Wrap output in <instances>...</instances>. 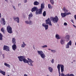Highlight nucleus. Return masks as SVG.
I'll list each match as a JSON object with an SVG mask.
<instances>
[{
  "instance_id": "864d4df0",
  "label": "nucleus",
  "mask_w": 76,
  "mask_h": 76,
  "mask_svg": "<svg viewBox=\"0 0 76 76\" xmlns=\"http://www.w3.org/2000/svg\"><path fill=\"white\" fill-rule=\"evenodd\" d=\"M5 1H7V0H5Z\"/></svg>"
},
{
  "instance_id": "2f4dec72",
  "label": "nucleus",
  "mask_w": 76,
  "mask_h": 76,
  "mask_svg": "<svg viewBox=\"0 0 76 76\" xmlns=\"http://www.w3.org/2000/svg\"><path fill=\"white\" fill-rule=\"evenodd\" d=\"M65 38H66V39H69V35H66L65 37Z\"/></svg>"
},
{
  "instance_id": "37998d69",
  "label": "nucleus",
  "mask_w": 76,
  "mask_h": 76,
  "mask_svg": "<svg viewBox=\"0 0 76 76\" xmlns=\"http://www.w3.org/2000/svg\"><path fill=\"white\" fill-rule=\"evenodd\" d=\"M21 5V4H18V7H19Z\"/></svg>"
},
{
  "instance_id": "c03bdc74",
  "label": "nucleus",
  "mask_w": 76,
  "mask_h": 76,
  "mask_svg": "<svg viewBox=\"0 0 76 76\" xmlns=\"http://www.w3.org/2000/svg\"><path fill=\"white\" fill-rule=\"evenodd\" d=\"M12 7L14 9V10H16V8H15V6H12Z\"/></svg>"
},
{
  "instance_id": "f8f14e48",
  "label": "nucleus",
  "mask_w": 76,
  "mask_h": 76,
  "mask_svg": "<svg viewBox=\"0 0 76 76\" xmlns=\"http://www.w3.org/2000/svg\"><path fill=\"white\" fill-rule=\"evenodd\" d=\"M60 66L61 67V71L62 73H63L64 72V66L62 64H60Z\"/></svg>"
},
{
  "instance_id": "ddd939ff",
  "label": "nucleus",
  "mask_w": 76,
  "mask_h": 76,
  "mask_svg": "<svg viewBox=\"0 0 76 76\" xmlns=\"http://www.w3.org/2000/svg\"><path fill=\"white\" fill-rule=\"evenodd\" d=\"M12 48L14 51H15L16 48H17V47L16 45L14 44L12 46Z\"/></svg>"
},
{
  "instance_id": "1a4fd4ad",
  "label": "nucleus",
  "mask_w": 76,
  "mask_h": 76,
  "mask_svg": "<svg viewBox=\"0 0 76 76\" xmlns=\"http://www.w3.org/2000/svg\"><path fill=\"white\" fill-rule=\"evenodd\" d=\"M42 26L45 28V30H47L48 28V25L45 24L43 23L42 24Z\"/></svg>"
},
{
  "instance_id": "603ef678",
  "label": "nucleus",
  "mask_w": 76,
  "mask_h": 76,
  "mask_svg": "<svg viewBox=\"0 0 76 76\" xmlns=\"http://www.w3.org/2000/svg\"><path fill=\"white\" fill-rule=\"evenodd\" d=\"M24 76H28V75H27L26 74H24Z\"/></svg>"
},
{
  "instance_id": "bf43d9fd",
  "label": "nucleus",
  "mask_w": 76,
  "mask_h": 76,
  "mask_svg": "<svg viewBox=\"0 0 76 76\" xmlns=\"http://www.w3.org/2000/svg\"><path fill=\"white\" fill-rule=\"evenodd\" d=\"M72 63H73V62H72Z\"/></svg>"
},
{
  "instance_id": "c756f323",
  "label": "nucleus",
  "mask_w": 76,
  "mask_h": 76,
  "mask_svg": "<svg viewBox=\"0 0 76 76\" xmlns=\"http://www.w3.org/2000/svg\"><path fill=\"white\" fill-rule=\"evenodd\" d=\"M43 16L45 17V16H46V11H44L43 12Z\"/></svg>"
},
{
  "instance_id": "f03ea898",
  "label": "nucleus",
  "mask_w": 76,
  "mask_h": 76,
  "mask_svg": "<svg viewBox=\"0 0 76 76\" xmlns=\"http://www.w3.org/2000/svg\"><path fill=\"white\" fill-rule=\"evenodd\" d=\"M37 53L38 54L40 55L41 57H42V58H45V54L41 50L39 51L38 50Z\"/></svg>"
},
{
  "instance_id": "72a5a7b5",
  "label": "nucleus",
  "mask_w": 76,
  "mask_h": 76,
  "mask_svg": "<svg viewBox=\"0 0 76 76\" xmlns=\"http://www.w3.org/2000/svg\"><path fill=\"white\" fill-rule=\"evenodd\" d=\"M28 19H29L30 18H31L32 17V13L28 15Z\"/></svg>"
},
{
  "instance_id": "393cba45",
  "label": "nucleus",
  "mask_w": 76,
  "mask_h": 76,
  "mask_svg": "<svg viewBox=\"0 0 76 76\" xmlns=\"http://www.w3.org/2000/svg\"><path fill=\"white\" fill-rule=\"evenodd\" d=\"M57 68L58 69V72H60V64H58L57 66Z\"/></svg>"
},
{
  "instance_id": "4d7b16f0",
  "label": "nucleus",
  "mask_w": 76,
  "mask_h": 76,
  "mask_svg": "<svg viewBox=\"0 0 76 76\" xmlns=\"http://www.w3.org/2000/svg\"><path fill=\"white\" fill-rule=\"evenodd\" d=\"M7 76H9V75H7Z\"/></svg>"
},
{
  "instance_id": "09e8293b",
  "label": "nucleus",
  "mask_w": 76,
  "mask_h": 76,
  "mask_svg": "<svg viewBox=\"0 0 76 76\" xmlns=\"http://www.w3.org/2000/svg\"><path fill=\"white\" fill-rule=\"evenodd\" d=\"M59 74V76H60V71H58Z\"/></svg>"
},
{
  "instance_id": "5701e85b",
  "label": "nucleus",
  "mask_w": 76,
  "mask_h": 76,
  "mask_svg": "<svg viewBox=\"0 0 76 76\" xmlns=\"http://www.w3.org/2000/svg\"><path fill=\"white\" fill-rule=\"evenodd\" d=\"M23 44H22V45L21 46V47H22V48H24V47H25L26 45L25 43V42H23Z\"/></svg>"
},
{
  "instance_id": "7c9ffc66",
  "label": "nucleus",
  "mask_w": 76,
  "mask_h": 76,
  "mask_svg": "<svg viewBox=\"0 0 76 76\" xmlns=\"http://www.w3.org/2000/svg\"><path fill=\"white\" fill-rule=\"evenodd\" d=\"M50 1L51 4H52L53 5V4H54V2L53 0H50Z\"/></svg>"
},
{
  "instance_id": "6ab92c4d",
  "label": "nucleus",
  "mask_w": 76,
  "mask_h": 76,
  "mask_svg": "<svg viewBox=\"0 0 76 76\" xmlns=\"http://www.w3.org/2000/svg\"><path fill=\"white\" fill-rule=\"evenodd\" d=\"M63 11L65 13H67L68 12V10H67L66 9V7H64L63 8Z\"/></svg>"
},
{
  "instance_id": "5fc2aeb1",
  "label": "nucleus",
  "mask_w": 76,
  "mask_h": 76,
  "mask_svg": "<svg viewBox=\"0 0 76 76\" xmlns=\"http://www.w3.org/2000/svg\"><path fill=\"white\" fill-rule=\"evenodd\" d=\"M48 50H51V49H48Z\"/></svg>"
},
{
  "instance_id": "cd10ccee",
  "label": "nucleus",
  "mask_w": 76,
  "mask_h": 76,
  "mask_svg": "<svg viewBox=\"0 0 76 76\" xmlns=\"http://www.w3.org/2000/svg\"><path fill=\"white\" fill-rule=\"evenodd\" d=\"M1 31L3 33H5V30H4V28H1Z\"/></svg>"
},
{
  "instance_id": "c85d7f7f",
  "label": "nucleus",
  "mask_w": 76,
  "mask_h": 76,
  "mask_svg": "<svg viewBox=\"0 0 76 76\" xmlns=\"http://www.w3.org/2000/svg\"><path fill=\"white\" fill-rule=\"evenodd\" d=\"M56 39H60V37H59V36L58 35L56 34Z\"/></svg>"
},
{
  "instance_id": "423d86ee",
  "label": "nucleus",
  "mask_w": 76,
  "mask_h": 76,
  "mask_svg": "<svg viewBox=\"0 0 76 76\" xmlns=\"http://www.w3.org/2000/svg\"><path fill=\"white\" fill-rule=\"evenodd\" d=\"M42 10L39 9L37 10L35 12L36 15H39L40 14H42Z\"/></svg>"
},
{
  "instance_id": "0eeeda50",
  "label": "nucleus",
  "mask_w": 76,
  "mask_h": 76,
  "mask_svg": "<svg viewBox=\"0 0 76 76\" xmlns=\"http://www.w3.org/2000/svg\"><path fill=\"white\" fill-rule=\"evenodd\" d=\"M69 45H70V46L72 45V41L71 40H70L69 42L67 43V45H66V48H69Z\"/></svg>"
},
{
  "instance_id": "de8ad7c7",
  "label": "nucleus",
  "mask_w": 76,
  "mask_h": 76,
  "mask_svg": "<svg viewBox=\"0 0 76 76\" xmlns=\"http://www.w3.org/2000/svg\"><path fill=\"white\" fill-rule=\"evenodd\" d=\"M74 18L75 19V20H76V15H75L74 16Z\"/></svg>"
},
{
  "instance_id": "13d9d810",
  "label": "nucleus",
  "mask_w": 76,
  "mask_h": 76,
  "mask_svg": "<svg viewBox=\"0 0 76 76\" xmlns=\"http://www.w3.org/2000/svg\"><path fill=\"white\" fill-rule=\"evenodd\" d=\"M47 76H49V75H48Z\"/></svg>"
},
{
  "instance_id": "e433bc0d",
  "label": "nucleus",
  "mask_w": 76,
  "mask_h": 76,
  "mask_svg": "<svg viewBox=\"0 0 76 76\" xmlns=\"http://www.w3.org/2000/svg\"><path fill=\"white\" fill-rule=\"evenodd\" d=\"M66 15H71V13L70 12H69L68 13L66 12Z\"/></svg>"
},
{
  "instance_id": "58836bf2",
  "label": "nucleus",
  "mask_w": 76,
  "mask_h": 76,
  "mask_svg": "<svg viewBox=\"0 0 76 76\" xmlns=\"http://www.w3.org/2000/svg\"><path fill=\"white\" fill-rule=\"evenodd\" d=\"M51 51L52 52H53V53H55L56 52V51L54 50H51Z\"/></svg>"
},
{
  "instance_id": "4468645a",
  "label": "nucleus",
  "mask_w": 76,
  "mask_h": 76,
  "mask_svg": "<svg viewBox=\"0 0 76 76\" xmlns=\"http://www.w3.org/2000/svg\"><path fill=\"white\" fill-rule=\"evenodd\" d=\"M61 16L62 18H65L66 16V12H64V13H61Z\"/></svg>"
},
{
  "instance_id": "2eb2a0df",
  "label": "nucleus",
  "mask_w": 76,
  "mask_h": 76,
  "mask_svg": "<svg viewBox=\"0 0 76 76\" xmlns=\"http://www.w3.org/2000/svg\"><path fill=\"white\" fill-rule=\"evenodd\" d=\"M1 20H2V21L3 25H6V21H5V19L4 18H1Z\"/></svg>"
},
{
  "instance_id": "412c9836",
  "label": "nucleus",
  "mask_w": 76,
  "mask_h": 76,
  "mask_svg": "<svg viewBox=\"0 0 76 76\" xmlns=\"http://www.w3.org/2000/svg\"><path fill=\"white\" fill-rule=\"evenodd\" d=\"M12 42L14 44H16V39L15 38H13L12 39Z\"/></svg>"
},
{
  "instance_id": "9d476101",
  "label": "nucleus",
  "mask_w": 76,
  "mask_h": 76,
  "mask_svg": "<svg viewBox=\"0 0 76 76\" xmlns=\"http://www.w3.org/2000/svg\"><path fill=\"white\" fill-rule=\"evenodd\" d=\"M37 10H38V8L37 7H34L31 9V11L32 12H35V11L36 12Z\"/></svg>"
},
{
  "instance_id": "bb28decb",
  "label": "nucleus",
  "mask_w": 76,
  "mask_h": 76,
  "mask_svg": "<svg viewBox=\"0 0 76 76\" xmlns=\"http://www.w3.org/2000/svg\"><path fill=\"white\" fill-rule=\"evenodd\" d=\"M0 40L2 41L3 40V35L0 33Z\"/></svg>"
},
{
  "instance_id": "a211bd4d",
  "label": "nucleus",
  "mask_w": 76,
  "mask_h": 76,
  "mask_svg": "<svg viewBox=\"0 0 76 76\" xmlns=\"http://www.w3.org/2000/svg\"><path fill=\"white\" fill-rule=\"evenodd\" d=\"M39 4V3L37 1H35L34 2V4L35 6H37Z\"/></svg>"
},
{
  "instance_id": "c9c22d12",
  "label": "nucleus",
  "mask_w": 76,
  "mask_h": 76,
  "mask_svg": "<svg viewBox=\"0 0 76 76\" xmlns=\"http://www.w3.org/2000/svg\"><path fill=\"white\" fill-rule=\"evenodd\" d=\"M61 76H67V74L65 75L64 73H62L61 74Z\"/></svg>"
},
{
  "instance_id": "4be33fe9",
  "label": "nucleus",
  "mask_w": 76,
  "mask_h": 76,
  "mask_svg": "<svg viewBox=\"0 0 76 76\" xmlns=\"http://www.w3.org/2000/svg\"><path fill=\"white\" fill-rule=\"evenodd\" d=\"M4 65L5 66L8 67H9V68H10V66L9 64H7V63H4Z\"/></svg>"
},
{
  "instance_id": "a18cd8bd",
  "label": "nucleus",
  "mask_w": 76,
  "mask_h": 76,
  "mask_svg": "<svg viewBox=\"0 0 76 76\" xmlns=\"http://www.w3.org/2000/svg\"><path fill=\"white\" fill-rule=\"evenodd\" d=\"M71 21L73 23H74V21H73V20H71Z\"/></svg>"
},
{
  "instance_id": "7ed1b4c3",
  "label": "nucleus",
  "mask_w": 76,
  "mask_h": 76,
  "mask_svg": "<svg viewBox=\"0 0 76 76\" xmlns=\"http://www.w3.org/2000/svg\"><path fill=\"white\" fill-rule=\"evenodd\" d=\"M7 30L8 33L10 34H12V28L10 26L8 25L7 26Z\"/></svg>"
},
{
  "instance_id": "9b49d317",
  "label": "nucleus",
  "mask_w": 76,
  "mask_h": 76,
  "mask_svg": "<svg viewBox=\"0 0 76 76\" xmlns=\"http://www.w3.org/2000/svg\"><path fill=\"white\" fill-rule=\"evenodd\" d=\"M13 19L15 21H16L17 23H19V17H17L16 18L14 17Z\"/></svg>"
},
{
  "instance_id": "49530a36",
  "label": "nucleus",
  "mask_w": 76,
  "mask_h": 76,
  "mask_svg": "<svg viewBox=\"0 0 76 76\" xmlns=\"http://www.w3.org/2000/svg\"><path fill=\"white\" fill-rule=\"evenodd\" d=\"M2 56L3 57V58H4V54H2Z\"/></svg>"
},
{
  "instance_id": "aec40b11",
  "label": "nucleus",
  "mask_w": 76,
  "mask_h": 76,
  "mask_svg": "<svg viewBox=\"0 0 76 76\" xmlns=\"http://www.w3.org/2000/svg\"><path fill=\"white\" fill-rule=\"evenodd\" d=\"M49 70L51 73H52L53 72V69L51 67H49Z\"/></svg>"
},
{
  "instance_id": "a19ab883",
  "label": "nucleus",
  "mask_w": 76,
  "mask_h": 76,
  "mask_svg": "<svg viewBox=\"0 0 76 76\" xmlns=\"http://www.w3.org/2000/svg\"><path fill=\"white\" fill-rule=\"evenodd\" d=\"M64 25L65 26H66V25H67V24L66 23H64Z\"/></svg>"
},
{
  "instance_id": "b1692460",
  "label": "nucleus",
  "mask_w": 76,
  "mask_h": 76,
  "mask_svg": "<svg viewBox=\"0 0 76 76\" xmlns=\"http://www.w3.org/2000/svg\"><path fill=\"white\" fill-rule=\"evenodd\" d=\"M60 43L62 45H63L64 43V41L63 39H61L60 41Z\"/></svg>"
},
{
  "instance_id": "473e14b6",
  "label": "nucleus",
  "mask_w": 76,
  "mask_h": 76,
  "mask_svg": "<svg viewBox=\"0 0 76 76\" xmlns=\"http://www.w3.org/2000/svg\"><path fill=\"white\" fill-rule=\"evenodd\" d=\"M48 7L49 9H52L53 8V7L51 6V5L50 4H48Z\"/></svg>"
},
{
  "instance_id": "8fccbe9b",
  "label": "nucleus",
  "mask_w": 76,
  "mask_h": 76,
  "mask_svg": "<svg viewBox=\"0 0 76 76\" xmlns=\"http://www.w3.org/2000/svg\"><path fill=\"white\" fill-rule=\"evenodd\" d=\"M73 26H74V28H76V26H75V25H73Z\"/></svg>"
},
{
  "instance_id": "20e7f679",
  "label": "nucleus",
  "mask_w": 76,
  "mask_h": 76,
  "mask_svg": "<svg viewBox=\"0 0 76 76\" xmlns=\"http://www.w3.org/2000/svg\"><path fill=\"white\" fill-rule=\"evenodd\" d=\"M46 24L47 25H49L50 26H52V24H51V22L50 20V19L48 18L47 20H45Z\"/></svg>"
},
{
  "instance_id": "f704fd0d",
  "label": "nucleus",
  "mask_w": 76,
  "mask_h": 76,
  "mask_svg": "<svg viewBox=\"0 0 76 76\" xmlns=\"http://www.w3.org/2000/svg\"><path fill=\"white\" fill-rule=\"evenodd\" d=\"M67 76H74V75L73 74H67Z\"/></svg>"
},
{
  "instance_id": "6e6d98bb",
  "label": "nucleus",
  "mask_w": 76,
  "mask_h": 76,
  "mask_svg": "<svg viewBox=\"0 0 76 76\" xmlns=\"http://www.w3.org/2000/svg\"><path fill=\"white\" fill-rule=\"evenodd\" d=\"M75 60H73V62H75Z\"/></svg>"
},
{
  "instance_id": "39448f33",
  "label": "nucleus",
  "mask_w": 76,
  "mask_h": 76,
  "mask_svg": "<svg viewBox=\"0 0 76 76\" xmlns=\"http://www.w3.org/2000/svg\"><path fill=\"white\" fill-rule=\"evenodd\" d=\"M52 20L55 22H57L58 21V18L57 16H55V17L52 18Z\"/></svg>"
},
{
  "instance_id": "3c124183",
  "label": "nucleus",
  "mask_w": 76,
  "mask_h": 76,
  "mask_svg": "<svg viewBox=\"0 0 76 76\" xmlns=\"http://www.w3.org/2000/svg\"><path fill=\"white\" fill-rule=\"evenodd\" d=\"M1 17V14L0 13V18Z\"/></svg>"
},
{
  "instance_id": "6e6552de",
  "label": "nucleus",
  "mask_w": 76,
  "mask_h": 76,
  "mask_svg": "<svg viewBox=\"0 0 76 76\" xmlns=\"http://www.w3.org/2000/svg\"><path fill=\"white\" fill-rule=\"evenodd\" d=\"M3 50H6L7 51H9V47L7 46L4 45L3 47Z\"/></svg>"
},
{
  "instance_id": "f257e3e1",
  "label": "nucleus",
  "mask_w": 76,
  "mask_h": 76,
  "mask_svg": "<svg viewBox=\"0 0 76 76\" xmlns=\"http://www.w3.org/2000/svg\"><path fill=\"white\" fill-rule=\"evenodd\" d=\"M18 58L20 61H23L24 63H28L29 66H34V65L32 64V63H34V61H32L31 59L29 58H27L28 60L25 59V57L23 56H18Z\"/></svg>"
},
{
  "instance_id": "dca6fc26",
  "label": "nucleus",
  "mask_w": 76,
  "mask_h": 76,
  "mask_svg": "<svg viewBox=\"0 0 76 76\" xmlns=\"http://www.w3.org/2000/svg\"><path fill=\"white\" fill-rule=\"evenodd\" d=\"M25 23L27 24H29V25L32 24V22L31 20H30L29 22L28 21H25Z\"/></svg>"
},
{
  "instance_id": "79ce46f5",
  "label": "nucleus",
  "mask_w": 76,
  "mask_h": 76,
  "mask_svg": "<svg viewBox=\"0 0 76 76\" xmlns=\"http://www.w3.org/2000/svg\"><path fill=\"white\" fill-rule=\"evenodd\" d=\"M24 3H26L27 2V0H24Z\"/></svg>"
},
{
  "instance_id": "ea45409f",
  "label": "nucleus",
  "mask_w": 76,
  "mask_h": 76,
  "mask_svg": "<svg viewBox=\"0 0 76 76\" xmlns=\"http://www.w3.org/2000/svg\"><path fill=\"white\" fill-rule=\"evenodd\" d=\"M52 63H54V59H53L52 61H51Z\"/></svg>"
},
{
  "instance_id": "4c0bfd02",
  "label": "nucleus",
  "mask_w": 76,
  "mask_h": 76,
  "mask_svg": "<svg viewBox=\"0 0 76 76\" xmlns=\"http://www.w3.org/2000/svg\"><path fill=\"white\" fill-rule=\"evenodd\" d=\"M42 48H45V47H47V45H44L43 46H42Z\"/></svg>"
},
{
  "instance_id": "f3484780",
  "label": "nucleus",
  "mask_w": 76,
  "mask_h": 76,
  "mask_svg": "<svg viewBox=\"0 0 76 76\" xmlns=\"http://www.w3.org/2000/svg\"><path fill=\"white\" fill-rule=\"evenodd\" d=\"M0 73L3 75L4 76H5V75H6V72H5L1 70V69H0Z\"/></svg>"
},
{
  "instance_id": "a878e982",
  "label": "nucleus",
  "mask_w": 76,
  "mask_h": 76,
  "mask_svg": "<svg viewBox=\"0 0 76 76\" xmlns=\"http://www.w3.org/2000/svg\"><path fill=\"white\" fill-rule=\"evenodd\" d=\"M41 8L40 9L42 10L44 8V4H41Z\"/></svg>"
}]
</instances>
